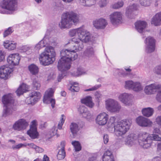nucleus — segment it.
<instances>
[{
	"label": "nucleus",
	"instance_id": "1",
	"mask_svg": "<svg viewBox=\"0 0 161 161\" xmlns=\"http://www.w3.org/2000/svg\"><path fill=\"white\" fill-rule=\"evenodd\" d=\"M83 41L79 37H74L69 41V43H74L73 47L69 49H63L60 52L61 58L58 61L59 69L66 70L70 69L71 61L75 60L78 57L76 52L83 48Z\"/></svg>",
	"mask_w": 161,
	"mask_h": 161
},
{
	"label": "nucleus",
	"instance_id": "2",
	"mask_svg": "<svg viewBox=\"0 0 161 161\" xmlns=\"http://www.w3.org/2000/svg\"><path fill=\"white\" fill-rule=\"evenodd\" d=\"M116 118L114 117H110L108 121L107 127L109 131L111 128H114V132L117 136H122L125 134L129 129L131 124V120L130 119H125L121 120L115 125Z\"/></svg>",
	"mask_w": 161,
	"mask_h": 161
},
{
	"label": "nucleus",
	"instance_id": "3",
	"mask_svg": "<svg viewBox=\"0 0 161 161\" xmlns=\"http://www.w3.org/2000/svg\"><path fill=\"white\" fill-rule=\"evenodd\" d=\"M138 140L140 145L143 148H147L151 146L153 140L160 141L161 137L157 135H149L147 132H143L139 134Z\"/></svg>",
	"mask_w": 161,
	"mask_h": 161
},
{
	"label": "nucleus",
	"instance_id": "4",
	"mask_svg": "<svg viewBox=\"0 0 161 161\" xmlns=\"http://www.w3.org/2000/svg\"><path fill=\"white\" fill-rule=\"evenodd\" d=\"M55 53L52 47H46L44 51L40 55L39 60L40 63L44 66L52 64L55 60Z\"/></svg>",
	"mask_w": 161,
	"mask_h": 161
},
{
	"label": "nucleus",
	"instance_id": "5",
	"mask_svg": "<svg viewBox=\"0 0 161 161\" xmlns=\"http://www.w3.org/2000/svg\"><path fill=\"white\" fill-rule=\"evenodd\" d=\"M16 0H3L0 3L1 7L6 9L7 11L0 10L2 14H12L17 10V4Z\"/></svg>",
	"mask_w": 161,
	"mask_h": 161
},
{
	"label": "nucleus",
	"instance_id": "6",
	"mask_svg": "<svg viewBox=\"0 0 161 161\" xmlns=\"http://www.w3.org/2000/svg\"><path fill=\"white\" fill-rule=\"evenodd\" d=\"M54 90L52 88H49L45 92L43 98V102L44 103L48 104L51 103L53 108L55 106V100L54 99L51 98L53 96Z\"/></svg>",
	"mask_w": 161,
	"mask_h": 161
},
{
	"label": "nucleus",
	"instance_id": "7",
	"mask_svg": "<svg viewBox=\"0 0 161 161\" xmlns=\"http://www.w3.org/2000/svg\"><path fill=\"white\" fill-rule=\"evenodd\" d=\"M81 16L72 11H66L61 15V20H78L80 19Z\"/></svg>",
	"mask_w": 161,
	"mask_h": 161
},
{
	"label": "nucleus",
	"instance_id": "8",
	"mask_svg": "<svg viewBox=\"0 0 161 161\" xmlns=\"http://www.w3.org/2000/svg\"><path fill=\"white\" fill-rule=\"evenodd\" d=\"M106 108L111 112H119L121 109V106L118 103L112 99H109L106 102Z\"/></svg>",
	"mask_w": 161,
	"mask_h": 161
},
{
	"label": "nucleus",
	"instance_id": "9",
	"mask_svg": "<svg viewBox=\"0 0 161 161\" xmlns=\"http://www.w3.org/2000/svg\"><path fill=\"white\" fill-rule=\"evenodd\" d=\"M37 122L34 120L31 122L30 129L27 131L28 135L33 139H35L38 137L39 134L37 131Z\"/></svg>",
	"mask_w": 161,
	"mask_h": 161
},
{
	"label": "nucleus",
	"instance_id": "10",
	"mask_svg": "<svg viewBox=\"0 0 161 161\" xmlns=\"http://www.w3.org/2000/svg\"><path fill=\"white\" fill-rule=\"evenodd\" d=\"M145 42L147 45L146 50L147 53L154 52L155 50V41L152 37L149 36L146 39Z\"/></svg>",
	"mask_w": 161,
	"mask_h": 161
},
{
	"label": "nucleus",
	"instance_id": "11",
	"mask_svg": "<svg viewBox=\"0 0 161 161\" xmlns=\"http://www.w3.org/2000/svg\"><path fill=\"white\" fill-rule=\"evenodd\" d=\"M28 125V123L25 120L20 119L14 123L13 128L15 130L19 131L25 129Z\"/></svg>",
	"mask_w": 161,
	"mask_h": 161
},
{
	"label": "nucleus",
	"instance_id": "12",
	"mask_svg": "<svg viewBox=\"0 0 161 161\" xmlns=\"http://www.w3.org/2000/svg\"><path fill=\"white\" fill-rule=\"evenodd\" d=\"M20 59L19 54L13 53L10 54L7 58V61L9 65L12 66L18 65Z\"/></svg>",
	"mask_w": 161,
	"mask_h": 161
},
{
	"label": "nucleus",
	"instance_id": "13",
	"mask_svg": "<svg viewBox=\"0 0 161 161\" xmlns=\"http://www.w3.org/2000/svg\"><path fill=\"white\" fill-rule=\"evenodd\" d=\"M78 35L79 37L85 42L89 41L90 39V33L83 27L79 28Z\"/></svg>",
	"mask_w": 161,
	"mask_h": 161
},
{
	"label": "nucleus",
	"instance_id": "14",
	"mask_svg": "<svg viewBox=\"0 0 161 161\" xmlns=\"http://www.w3.org/2000/svg\"><path fill=\"white\" fill-rule=\"evenodd\" d=\"M2 101L5 106H10L13 105L14 100L12 94L8 93L4 95L2 99Z\"/></svg>",
	"mask_w": 161,
	"mask_h": 161
},
{
	"label": "nucleus",
	"instance_id": "15",
	"mask_svg": "<svg viewBox=\"0 0 161 161\" xmlns=\"http://www.w3.org/2000/svg\"><path fill=\"white\" fill-rule=\"evenodd\" d=\"M13 71L12 69L5 65L0 68V78L4 80L8 79L9 75Z\"/></svg>",
	"mask_w": 161,
	"mask_h": 161
},
{
	"label": "nucleus",
	"instance_id": "16",
	"mask_svg": "<svg viewBox=\"0 0 161 161\" xmlns=\"http://www.w3.org/2000/svg\"><path fill=\"white\" fill-rule=\"evenodd\" d=\"M108 115L105 112L100 113L97 116L96 121V123L100 125L106 124L108 121Z\"/></svg>",
	"mask_w": 161,
	"mask_h": 161
},
{
	"label": "nucleus",
	"instance_id": "17",
	"mask_svg": "<svg viewBox=\"0 0 161 161\" xmlns=\"http://www.w3.org/2000/svg\"><path fill=\"white\" fill-rule=\"evenodd\" d=\"M136 121L140 126L143 127H150L152 125L153 122L149 119L142 116L136 118Z\"/></svg>",
	"mask_w": 161,
	"mask_h": 161
},
{
	"label": "nucleus",
	"instance_id": "18",
	"mask_svg": "<svg viewBox=\"0 0 161 161\" xmlns=\"http://www.w3.org/2000/svg\"><path fill=\"white\" fill-rule=\"evenodd\" d=\"M132 96L125 93H124L119 95V98L120 101L126 105L129 106L131 104Z\"/></svg>",
	"mask_w": 161,
	"mask_h": 161
},
{
	"label": "nucleus",
	"instance_id": "19",
	"mask_svg": "<svg viewBox=\"0 0 161 161\" xmlns=\"http://www.w3.org/2000/svg\"><path fill=\"white\" fill-rule=\"evenodd\" d=\"M41 97V94L39 92L34 91L31 92L29 94V97L27 99V100H29L28 102V104H34L38 101Z\"/></svg>",
	"mask_w": 161,
	"mask_h": 161
},
{
	"label": "nucleus",
	"instance_id": "20",
	"mask_svg": "<svg viewBox=\"0 0 161 161\" xmlns=\"http://www.w3.org/2000/svg\"><path fill=\"white\" fill-rule=\"evenodd\" d=\"M161 89V85L151 84L147 86L145 89V93L148 95L153 94L154 92Z\"/></svg>",
	"mask_w": 161,
	"mask_h": 161
},
{
	"label": "nucleus",
	"instance_id": "21",
	"mask_svg": "<svg viewBox=\"0 0 161 161\" xmlns=\"http://www.w3.org/2000/svg\"><path fill=\"white\" fill-rule=\"evenodd\" d=\"M138 6L137 4H133L132 5L128 7L126 9L125 14L129 19H135V16L133 14L132 12L138 9Z\"/></svg>",
	"mask_w": 161,
	"mask_h": 161
},
{
	"label": "nucleus",
	"instance_id": "22",
	"mask_svg": "<svg viewBox=\"0 0 161 161\" xmlns=\"http://www.w3.org/2000/svg\"><path fill=\"white\" fill-rule=\"evenodd\" d=\"M79 21H61L59 24V27L61 29L70 28L73 23L75 25Z\"/></svg>",
	"mask_w": 161,
	"mask_h": 161
},
{
	"label": "nucleus",
	"instance_id": "23",
	"mask_svg": "<svg viewBox=\"0 0 161 161\" xmlns=\"http://www.w3.org/2000/svg\"><path fill=\"white\" fill-rule=\"evenodd\" d=\"M4 47L9 50H14L16 47L17 43L13 41L6 40L3 42Z\"/></svg>",
	"mask_w": 161,
	"mask_h": 161
},
{
	"label": "nucleus",
	"instance_id": "24",
	"mask_svg": "<svg viewBox=\"0 0 161 161\" xmlns=\"http://www.w3.org/2000/svg\"><path fill=\"white\" fill-rule=\"evenodd\" d=\"M147 25V23L145 21H137L135 23L136 29L140 33H142Z\"/></svg>",
	"mask_w": 161,
	"mask_h": 161
},
{
	"label": "nucleus",
	"instance_id": "25",
	"mask_svg": "<svg viewBox=\"0 0 161 161\" xmlns=\"http://www.w3.org/2000/svg\"><path fill=\"white\" fill-rule=\"evenodd\" d=\"M103 161H114L113 155L111 151L107 150L104 153Z\"/></svg>",
	"mask_w": 161,
	"mask_h": 161
},
{
	"label": "nucleus",
	"instance_id": "26",
	"mask_svg": "<svg viewBox=\"0 0 161 161\" xmlns=\"http://www.w3.org/2000/svg\"><path fill=\"white\" fill-rule=\"evenodd\" d=\"M93 24L94 26L98 29H104L107 24L106 21H94Z\"/></svg>",
	"mask_w": 161,
	"mask_h": 161
},
{
	"label": "nucleus",
	"instance_id": "27",
	"mask_svg": "<svg viewBox=\"0 0 161 161\" xmlns=\"http://www.w3.org/2000/svg\"><path fill=\"white\" fill-rule=\"evenodd\" d=\"M81 102L90 108H92L94 105V103L92 101V98L90 96H87L82 99Z\"/></svg>",
	"mask_w": 161,
	"mask_h": 161
},
{
	"label": "nucleus",
	"instance_id": "28",
	"mask_svg": "<svg viewBox=\"0 0 161 161\" xmlns=\"http://www.w3.org/2000/svg\"><path fill=\"white\" fill-rule=\"evenodd\" d=\"M122 17V14L120 12L116 11L112 13L110 15V20H120Z\"/></svg>",
	"mask_w": 161,
	"mask_h": 161
},
{
	"label": "nucleus",
	"instance_id": "29",
	"mask_svg": "<svg viewBox=\"0 0 161 161\" xmlns=\"http://www.w3.org/2000/svg\"><path fill=\"white\" fill-rule=\"evenodd\" d=\"M154 110L151 108H145L142 110V112L143 115L147 117L151 116L153 113Z\"/></svg>",
	"mask_w": 161,
	"mask_h": 161
},
{
	"label": "nucleus",
	"instance_id": "30",
	"mask_svg": "<svg viewBox=\"0 0 161 161\" xmlns=\"http://www.w3.org/2000/svg\"><path fill=\"white\" fill-rule=\"evenodd\" d=\"M70 129L73 135L75 136L79 130L78 125L75 123H71L70 125Z\"/></svg>",
	"mask_w": 161,
	"mask_h": 161
},
{
	"label": "nucleus",
	"instance_id": "31",
	"mask_svg": "<svg viewBox=\"0 0 161 161\" xmlns=\"http://www.w3.org/2000/svg\"><path fill=\"white\" fill-rule=\"evenodd\" d=\"M5 108L3 110L2 116L6 117L12 114L13 111H15V109H14L12 107L9 108V106H5Z\"/></svg>",
	"mask_w": 161,
	"mask_h": 161
},
{
	"label": "nucleus",
	"instance_id": "32",
	"mask_svg": "<svg viewBox=\"0 0 161 161\" xmlns=\"http://www.w3.org/2000/svg\"><path fill=\"white\" fill-rule=\"evenodd\" d=\"M28 69L30 73L33 75L38 74L39 69L37 66L34 64H31L28 66Z\"/></svg>",
	"mask_w": 161,
	"mask_h": 161
},
{
	"label": "nucleus",
	"instance_id": "33",
	"mask_svg": "<svg viewBox=\"0 0 161 161\" xmlns=\"http://www.w3.org/2000/svg\"><path fill=\"white\" fill-rule=\"evenodd\" d=\"M124 5V2L122 0L119 1L111 5V7L113 9H119L123 7Z\"/></svg>",
	"mask_w": 161,
	"mask_h": 161
},
{
	"label": "nucleus",
	"instance_id": "34",
	"mask_svg": "<svg viewBox=\"0 0 161 161\" xmlns=\"http://www.w3.org/2000/svg\"><path fill=\"white\" fill-rule=\"evenodd\" d=\"M72 144L74 147L75 151L78 152L81 149V146L78 141H74L72 142Z\"/></svg>",
	"mask_w": 161,
	"mask_h": 161
},
{
	"label": "nucleus",
	"instance_id": "35",
	"mask_svg": "<svg viewBox=\"0 0 161 161\" xmlns=\"http://www.w3.org/2000/svg\"><path fill=\"white\" fill-rule=\"evenodd\" d=\"M71 86L70 87L69 90L72 92H77L79 90V84L77 82H74L71 84Z\"/></svg>",
	"mask_w": 161,
	"mask_h": 161
},
{
	"label": "nucleus",
	"instance_id": "36",
	"mask_svg": "<svg viewBox=\"0 0 161 161\" xmlns=\"http://www.w3.org/2000/svg\"><path fill=\"white\" fill-rule=\"evenodd\" d=\"M86 56L90 57L94 55V51L93 47H90L87 48L84 53Z\"/></svg>",
	"mask_w": 161,
	"mask_h": 161
},
{
	"label": "nucleus",
	"instance_id": "37",
	"mask_svg": "<svg viewBox=\"0 0 161 161\" xmlns=\"http://www.w3.org/2000/svg\"><path fill=\"white\" fill-rule=\"evenodd\" d=\"M65 156V152L64 149H60L57 155L58 159L59 160L63 159Z\"/></svg>",
	"mask_w": 161,
	"mask_h": 161
},
{
	"label": "nucleus",
	"instance_id": "38",
	"mask_svg": "<svg viewBox=\"0 0 161 161\" xmlns=\"http://www.w3.org/2000/svg\"><path fill=\"white\" fill-rule=\"evenodd\" d=\"M125 83V87L126 89H133L134 82H133L131 80H128L126 81Z\"/></svg>",
	"mask_w": 161,
	"mask_h": 161
},
{
	"label": "nucleus",
	"instance_id": "39",
	"mask_svg": "<svg viewBox=\"0 0 161 161\" xmlns=\"http://www.w3.org/2000/svg\"><path fill=\"white\" fill-rule=\"evenodd\" d=\"M108 3L107 0H99L97 3V5L101 8L106 7Z\"/></svg>",
	"mask_w": 161,
	"mask_h": 161
},
{
	"label": "nucleus",
	"instance_id": "40",
	"mask_svg": "<svg viewBox=\"0 0 161 161\" xmlns=\"http://www.w3.org/2000/svg\"><path fill=\"white\" fill-rule=\"evenodd\" d=\"M142 87L139 82H135L134 83L133 90L135 91H139L142 89Z\"/></svg>",
	"mask_w": 161,
	"mask_h": 161
},
{
	"label": "nucleus",
	"instance_id": "41",
	"mask_svg": "<svg viewBox=\"0 0 161 161\" xmlns=\"http://www.w3.org/2000/svg\"><path fill=\"white\" fill-rule=\"evenodd\" d=\"M96 3V0H86L84 6L90 7L94 5Z\"/></svg>",
	"mask_w": 161,
	"mask_h": 161
},
{
	"label": "nucleus",
	"instance_id": "42",
	"mask_svg": "<svg viewBox=\"0 0 161 161\" xmlns=\"http://www.w3.org/2000/svg\"><path fill=\"white\" fill-rule=\"evenodd\" d=\"M79 28L70 30L69 32V35L71 37H73L76 35H78Z\"/></svg>",
	"mask_w": 161,
	"mask_h": 161
},
{
	"label": "nucleus",
	"instance_id": "43",
	"mask_svg": "<svg viewBox=\"0 0 161 161\" xmlns=\"http://www.w3.org/2000/svg\"><path fill=\"white\" fill-rule=\"evenodd\" d=\"M32 85L33 88L35 90L39 89L41 86L40 83L36 80H33Z\"/></svg>",
	"mask_w": 161,
	"mask_h": 161
},
{
	"label": "nucleus",
	"instance_id": "44",
	"mask_svg": "<svg viewBox=\"0 0 161 161\" xmlns=\"http://www.w3.org/2000/svg\"><path fill=\"white\" fill-rule=\"evenodd\" d=\"M12 32V28L11 27L8 28L3 32V37H5L7 36L8 35L11 34Z\"/></svg>",
	"mask_w": 161,
	"mask_h": 161
},
{
	"label": "nucleus",
	"instance_id": "45",
	"mask_svg": "<svg viewBox=\"0 0 161 161\" xmlns=\"http://www.w3.org/2000/svg\"><path fill=\"white\" fill-rule=\"evenodd\" d=\"M140 3L142 6L147 7L150 5L149 0H140Z\"/></svg>",
	"mask_w": 161,
	"mask_h": 161
},
{
	"label": "nucleus",
	"instance_id": "46",
	"mask_svg": "<svg viewBox=\"0 0 161 161\" xmlns=\"http://www.w3.org/2000/svg\"><path fill=\"white\" fill-rule=\"evenodd\" d=\"M156 99L158 101L161 103V91L158 92ZM158 109L159 110H161V105L158 107Z\"/></svg>",
	"mask_w": 161,
	"mask_h": 161
},
{
	"label": "nucleus",
	"instance_id": "47",
	"mask_svg": "<svg viewBox=\"0 0 161 161\" xmlns=\"http://www.w3.org/2000/svg\"><path fill=\"white\" fill-rule=\"evenodd\" d=\"M152 20H161V11L156 13L153 17Z\"/></svg>",
	"mask_w": 161,
	"mask_h": 161
},
{
	"label": "nucleus",
	"instance_id": "48",
	"mask_svg": "<svg viewBox=\"0 0 161 161\" xmlns=\"http://www.w3.org/2000/svg\"><path fill=\"white\" fill-rule=\"evenodd\" d=\"M79 111L80 112V114H87V108L84 106H82L79 107Z\"/></svg>",
	"mask_w": 161,
	"mask_h": 161
},
{
	"label": "nucleus",
	"instance_id": "49",
	"mask_svg": "<svg viewBox=\"0 0 161 161\" xmlns=\"http://www.w3.org/2000/svg\"><path fill=\"white\" fill-rule=\"evenodd\" d=\"M58 66H57V67H58V70L60 71H61L62 73V74H60V75H59L58 76V82H60L61 81V80L62 79L63 77H64V72L65 71H66V70H68L69 69H66V70H64V69H62V70H60V69H58Z\"/></svg>",
	"mask_w": 161,
	"mask_h": 161
},
{
	"label": "nucleus",
	"instance_id": "50",
	"mask_svg": "<svg viewBox=\"0 0 161 161\" xmlns=\"http://www.w3.org/2000/svg\"><path fill=\"white\" fill-rule=\"evenodd\" d=\"M135 135L131 134L129 135L127 137V142L130 143L131 142H133L135 137Z\"/></svg>",
	"mask_w": 161,
	"mask_h": 161
},
{
	"label": "nucleus",
	"instance_id": "51",
	"mask_svg": "<svg viewBox=\"0 0 161 161\" xmlns=\"http://www.w3.org/2000/svg\"><path fill=\"white\" fill-rule=\"evenodd\" d=\"M19 86L21 87V88L22 89L24 93L28 91L29 88L28 86L26 84L23 83Z\"/></svg>",
	"mask_w": 161,
	"mask_h": 161
},
{
	"label": "nucleus",
	"instance_id": "52",
	"mask_svg": "<svg viewBox=\"0 0 161 161\" xmlns=\"http://www.w3.org/2000/svg\"><path fill=\"white\" fill-rule=\"evenodd\" d=\"M6 53L4 51L0 50V62L3 61L5 59Z\"/></svg>",
	"mask_w": 161,
	"mask_h": 161
},
{
	"label": "nucleus",
	"instance_id": "53",
	"mask_svg": "<svg viewBox=\"0 0 161 161\" xmlns=\"http://www.w3.org/2000/svg\"><path fill=\"white\" fill-rule=\"evenodd\" d=\"M157 154L158 155V157L161 158V142L158 144Z\"/></svg>",
	"mask_w": 161,
	"mask_h": 161
},
{
	"label": "nucleus",
	"instance_id": "54",
	"mask_svg": "<svg viewBox=\"0 0 161 161\" xmlns=\"http://www.w3.org/2000/svg\"><path fill=\"white\" fill-rule=\"evenodd\" d=\"M100 86H101V85H97V86H95L91 88L85 90V91L86 92H87V91H95V90H97Z\"/></svg>",
	"mask_w": 161,
	"mask_h": 161
},
{
	"label": "nucleus",
	"instance_id": "55",
	"mask_svg": "<svg viewBox=\"0 0 161 161\" xmlns=\"http://www.w3.org/2000/svg\"><path fill=\"white\" fill-rule=\"evenodd\" d=\"M16 92L17 95L19 96L23 94L24 93L22 89L21 88V87H20L19 86L16 91Z\"/></svg>",
	"mask_w": 161,
	"mask_h": 161
},
{
	"label": "nucleus",
	"instance_id": "56",
	"mask_svg": "<svg viewBox=\"0 0 161 161\" xmlns=\"http://www.w3.org/2000/svg\"><path fill=\"white\" fill-rule=\"evenodd\" d=\"M155 72L158 75H161V66H158L155 68Z\"/></svg>",
	"mask_w": 161,
	"mask_h": 161
},
{
	"label": "nucleus",
	"instance_id": "57",
	"mask_svg": "<svg viewBox=\"0 0 161 161\" xmlns=\"http://www.w3.org/2000/svg\"><path fill=\"white\" fill-rule=\"evenodd\" d=\"M151 24L155 26H159L161 25V21H151Z\"/></svg>",
	"mask_w": 161,
	"mask_h": 161
},
{
	"label": "nucleus",
	"instance_id": "58",
	"mask_svg": "<svg viewBox=\"0 0 161 161\" xmlns=\"http://www.w3.org/2000/svg\"><path fill=\"white\" fill-rule=\"evenodd\" d=\"M155 121L157 124L161 126V116H158L156 119Z\"/></svg>",
	"mask_w": 161,
	"mask_h": 161
},
{
	"label": "nucleus",
	"instance_id": "59",
	"mask_svg": "<svg viewBox=\"0 0 161 161\" xmlns=\"http://www.w3.org/2000/svg\"><path fill=\"white\" fill-rule=\"evenodd\" d=\"M21 49L24 52H26L30 49V47L26 45L23 46L21 47Z\"/></svg>",
	"mask_w": 161,
	"mask_h": 161
},
{
	"label": "nucleus",
	"instance_id": "60",
	"mask_svg": "<svg viewBox=\"0 0 161 161\" xmlns=\"http://www.w3.org/2000/svg\"><path fill=\"white\" fill-rule=\"evenodd\" d=\"M65 116L64 114H62L61 115L60 121L59 122L64 124L65 119Z\"/></svg>",
	"mask_w": 161,
	"mask_h": 161
},
{
	"label": "nucleus",
	"instance_id": "61",
	"mask_svg": "<svg viewBox=\"0 0 161 161\" xmlns=\"http://www.w3.org/2000/svg\"><path fill=\"white\" fill-rule=\"evenodd\" d=\"M104 142L105 144H107L108 141V136L107 135H105L103 137Z\"/></svg>",
	"mask_w": 161,
	"mask_h": 161
},
{
	"label": "nucleus",
	"instance_id": "62",
	"mask_svg": "<svg viewBox=\"0 0 161 161\" xmlns=\"http://www.w3.org/2000/svg\"><path fill=\"white\" fill-rule=\"evenodd\" d=\"M23 145L22 144L20 143L18 144L16 146H13L12 147L13 149H19L21 148Z\"/></svg>",
	"mask_w": 161,
	"mask_h": 161
},
{
	"label": "nucleus",
	"instance_id": "63",
	"mask_svg": "<svg viewBox=\"0 0 161 161\" xmlns=\"http://www.w3.org/2000/svg\"><path fill=\"white\" fill-rule=\"evenodd\" d=\"M28 146H29L30 147L34 148V149H35V148L36 149H39V148L37 147V146L33 143L28 144Z\"/></svg>",
	"mask_w": 161,
	"mask_h": 161
},
{
	"label": "nucleus",
	"instance_id": "64",
	"mask_svg": "<svg viewBox=\"0 0 161 161\" xmlns=\"http://www.w3.org/2000/svg\"><path fill=\"white\" fill-rule=\"evenodd\" d=\"M42 161H50L49 158L47 155H44L43 156Z\"/></svg>",
	"mask_w": 161,
	"mask_h": 161
}]
</instances>
